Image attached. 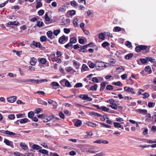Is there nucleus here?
<instances>
[{
  "instance_id": "1",
  "label": "nucleus",
  "mask_w": 156,
  "mask_h": 156,
  "mask_svg": "<svg viewBox=\"0 0 156 156\" xmlns=\"http://www.w3.org/2000/svg\"><path fill=\"white\" fill-rule=\"evenodd\" d=\"M148 47L147 46L145 45H138L136 47L135 50V51L137 52H139L140 51L142 50H145Z\"/></svg>"
},
{
  "instance_id": "2",
  "label": "nucleus",
  "mask_w": 156,
  "mask_h": 156,
  "mask_svg": "<svg viewBox=\"0 0 156 156\" xmlns=\"http://www.w3.org/2000/svg\"><path fill=\"white\" fill-rule=\"evenodd\" d=\"M79 97L82 98L83 100H86L87 101H91L92 100V99L90 97H88V94H80Z\"/></svg>"
},
{
  "instance_id": "3",
  "label": "nucleus",
  "mask_w": 156,
  "mask_h": 156,
  "mask_svg": "<svg viewBox=\"0 0 156 156\" xmlns=\"http://www.w3.org/2000/svg\"><path fill=\"white\" fill-rule=\"evenodd\" d=\"M96 67H106V66L104 64V62L102 61H97L95 62Z\"/></svg>"
},
{
  "instance_id": "4",
  "label": "nucleus",
  "mask_w": 156,
  "mask_h": 156,
  "mask_svg": "<svg viewBox=\"0 0 156 156\" xmlns=\"http://www.w3.org/2000/svg\"><path fill=\"white\" fill-rule=\"evenodd\" d=\"M4 142L7 145L10 146L12 148L14 147V146L12 142L9 141L7 139H5Z\"/></svg>"
},
{
  "instance_id": "5",
  "label": "nucleus",
  "mask_w": 156,
  "mask_h": 156,
  "mask_svg": "<svg viewBox=\"0 0 156 156\" xmlns=\"http://www.w3.org/2000/svg\"><path fill=\"white\" fill-rule=\"evenodd\" d=\"M16 97L15 96H14L8 98L7 100L8 102L12 103L16 101Z\"/></svg>"
},
{
  "instance_id": "6",
  "label": "nucleus",
  "mask_w": 156,
  "mask_h": 156,
  "mask_svg": "<svg viewBox=\"0 0 156 156\" xmlns=\"http://www.w3.org/2000/svg\"><path fill=\"white\" fill-rule=\"evenodd\" d=\"M46 116H45V117ZM54 118V115H51L49 116H48L46 118H44L43 119V121L44 122H47L48 121L51 120V119H53Z\"/></svg>"
},
{
  "instance_id": "7",
  "label": "nucleus",
  "mask_w": 156,
  "mask_h": 156,
  "mask_svg": "<svg viewBox=\"0 0 156 156\" xmlns=\"http://www.w3.org/2000/svg\"><path fill=\"white\" fill-rule=\"evenodd\" d=\"M66 40V36L63 35L62 36H61L59 38L58 40V42L59 43L61 44H63L64 43V42Z\"/></svg>"
},
{
  "instance_id": "8",
  "label": "nucleus",
  "mask_w": 156,
  "mask_h": 156,
  "mask_svg": "<svg viewBox=\"0 0 156 156\" xmlns=\"http://www.w3.org/2000/svg\"><path fill=\"white\" fill-rule=\"evenodd\" d=\"M5 133L6 134H8L9 135H16V136H19L20 135V134L16 133H14L13 132L8 131V130H5L4 131Z\"/></svg>"
},
{
  "instance_id": "9",
  "label": "nucleus",
  "mask_w": 156,
  "mask_h": 156,
  "mask_svg": "<svg viewBox=\"0 0 156 156\" xmlns=\"http://www.w3.org/2000/svg\"><path fill=\"white\" fill-rule=\"evenodd\" d=\"M27 82H30L31 83L36 84H38L39 83V81L38 80H35L34 79H28L27 80Z\"/></svg>"
},
{
  "instance_id": "10",
  "label": "nucleus",
  "mask_w": 156,
  "mask_h": 156,
  "mask_svg": "<svg viewBox=\"0 0 156 156\" xmlns=\"http://www.w3.org/2000/svg\"><path fill=\"white\" fill-rule=\"evenodd\" d=\"M33 44L36 47L41 48L42 47V46L39 42H35L34 41L33 42Z\"/></svg>"
},
{
  "instance_id": "11",
  "label": "nucleus",
  "mask_w": 156,
  "mask_h": 156,
  "mask_svg": "<svg viewBox=\"0 0 156 156\" xmlns=\"http://www.w3.org/2000/svg\"><path fill=\"white\" fill-rule=\"evenodd\" d=\"M37 60L40 63L43 64H45L47 61L46 59L44 58H38Z\"/></svg>"
},
{
  "instance_id": "12",
  "label": "nucleus",
  "mask_w": 156,
  "mask_h": 156,
  "mask_svg": "<svg viewBox=\"0 0 156 156\" xmlns=\"http://www.w3.org/2000/svg\"><path fill=\"white\" fill-rule=\"evenodd\" d=\"M37 62V59L34 57L31 58L30 62V65L32 66H35Z\"/></svg>"
},
{
  "instance_id": "13",
  "label": "nucleus",
  "mask_w": 156,
  "mask_h": 156,
  "mask_svg": "<svg viewBox=\"0 0 156 156\" xmlns=\"http://www.w3.org/2000/svg\"><path fill=\"white\" fill-rule=\"evenodd\" d=\"M106 84L105 82H103L101 83L100 84L101 87L100 89V91H102L104 90L106 86Z\"/></svg>"
},
{
  "instance_id": "14",
  "label": "nucleus",
  "mask_w": 156,
  "mask_h": 156,
  "mask_svg": "<svg viewBox=\"0 0 156 156\" xmlns=\"http://www.w3.org/2000/svg\"><path fill=\"white\" fill-rule=\"evenodd\" d=\"M51 61L52 62L55 61L57 62V63H61L62 61L61 59L58 58L57 57L51 58Z\"/></svg>"
},
{
  "instance_id": "15",
  "label": "nucleus",
  "mask_w": 156,
  "mask_h": 156,
  "mask_svg": "<svg viewBox=\"0 0 156 156\" xmlns=\"http://www.w3.org/2000/svg\"><path fill=\"white\" fill-rule=\"evenodd\" d=\"M20 147L24 150H25L28 149L27 146L23 143H20Z\"/></svg>"
},
{
  "instance_id": "16",
  "label": "nucleus",
  "mask_w": 156,
  "mask_h": 156,
  "mask_svg": "<svg viewBox=\"0 0 156 156\" xmlns=\"http://www.w3.org/2000/svg\"><path fill=\"white\" fill-rule=\"evenodd\" d=\"M39 152L41 153L46 154L48 156L49 155L48 151L45 149H40L39 150Z\"/></svg>"
},
{
  "instance_id": "17",
  "label": "nucleus",
  "mask_w": 156,
  "mask_h": 156,
  "mask_svg": "<svg viewBox=\"0 0 156 156\" xmlns=\"http://www.w3.org/2000/svg\"><path fill=\"white\" fill-rule=\"evenodd\" d=\"M133 54L132 53H130L127 54L125 56V58L126 59L129 60L133 56Z\"/></svg>"
},
{
  "instance_id": "18",
  "label": "nucleus",
  "mask_w": 156,
  "mask_h": 156,
  "mask_svg": "<svg viewBox=\"0 0 156 156\" xmlns=\"http://www.w3.org/2000/svg\"><path fill=\"white\" fill-rule=\"evenodd\" d=\"M144 70L145 71L149 73V74H151L152 73L151 67L149 66H146L144 69Z\"/></svg>"
},
{
  "instance_id": "19",
  "label": "nucleus",
  "mask_w": 156,
  "mask_h": 156,
  "mask_svg": "<svg viewBox=\"0 0 156 156\" xmlns=\"http://www.w3.org/2000/svg\"><path fill=\"white\" fill-rule=\"evenodd\" d=\"M137 112L141 114H147V111L146 109H138L136 110Z\"/></svg>"
},
{
  "instance_id": "20",
  "label": "nucleus",
  "mask_w": 156,
  "mask_h": 156,
  "mask_svg": "<svg viewBox=\"0 0 156 156\" xmlns=\"http://www.w3.org/2000/svg\"><path fill=\"white\" fill-rule=\"evenodd\" d=\"M89 70V69L88 66L84 64L82 65L81 68L82 72L87 71Z\"/></svg>"
},
{
  "instance_id": "21",
  "label": "nucleus",
  "mask_w": 156,
  "mask_h": 156,
  "mask_svg": "<svg viewBox=\"0 0 156 156\" xmlns=\"http://www.w3.org/2000/svg\"><path fill=\"white\" fill-rule=\"evenodd\" d=\"M30 122V121L28 119L25 118L21 119L20 121V123L21 124L25 123Z\"/></svg>"
},
{
  "instance_id": "22",
  "label": "nucleus",
  "mask_w": 156,
  "mask_h": 156,
  "mask_svg": "<svg viewBox=\"0 0 156 156\" xmlns=\"http://www.w3.org/2000/svg\"><path fill=\"white\" fill-rule=\"evenodd\" d=\"M36 25L39 27H41L44 25V24L43 22H40L39 21H37Z\"/></svg>"
},
{
  "instance_id": "23",
  "label": "nucleus",
  "mask_w": 156,
  "mask_h": 156,
  "mask_svg": "<svg viewBox=\"0 0 156 156\" xmlns=\"http://www.w3.org/2000/svg\"><path fill=\"white\" fill-rule=\"evenodd\" d=\"M112 84L113 85L119 87H122L123 86V84L119 81L117 82H113L112 83Z\"/></svg>"
},
{
  "instance_id": "24",
  "label": "nucleus",
  "mask_w": 156,
  "mask_h": 156,
  "mask_svg": "<svg viewBox=\"0 0 156 156\" xmlns=\"http://www.w3.org/2000/svg\"><path fill=\"white\" fill-rule=\"evenodd\" d=\"M86 124L87 125L93 127H94L96 126V124L95 123H93L90 122H87Z\"/></svg>"
},
{
  "instance_id": "25",
  "label": "nucleus",
  "mask_w": 156,
  "mask_h": 156,
  "mask_svg": "<svg viewBox=\"0 0 156 156\" xmlns=\"http://www.w3.org/2000/svg\"><path fill=\"white\" fill-rule=\"evenodd\" d=\"M19 23V22L17 21H14L13 22H9L8 23V24L9 25H17Z\"/></svg>"
},
{
  "instance_id": "26",
  "label": "nucleus",
  "mask_w": 156,
  "mask_h": 156,
  "mask_svg": "<svg viewBox=\"0 0 156 156\" xmlns=\"http://www.w3.org/2000/svg\"><path fill=\"white\" fill-rule=\"evenodd\" d=\"M82 124L81 121L80 120H78L75 123V126L77 127H79Z\"/></svg>"
},
{
  "instance_id": "27",
  "label": "nucleus",
  "mask_w": 156,
  "mask_h": 156,
  "mask_svg": "<svg viewBox=\"0 0 156 156\" xmlns=\"http://www.w3.org/2000/svg\"><path fill=\"white\" fill-rule=\"evenodd\" d=\"M80 65V64L79 62L75 61H73V65L74 66H75L76 69H78L79 68Z\"/></svg>"
},
{
  "instance_id": "28",
  "label": "nucleus",
  "mask_w": 156,
  "mask_h": 156,
  "mask_svg": "<svg viewBox=\"0 0 156 156\" xmlns=\"http://www.w3.org/2000/svg\"><path fill=\"white\" fill-rule=\"evenodd\" d=\"M90 115H94L95 116H97L98 117H102L103 115L100 114H99L98 113L95 112H90Z\"/></svg>"
},
{
  "instance_id": "29",
  "label": "nucleus",
  "mask_w": 156,
  "mask_h": 156,
  "mask_svg": "<svg viewBox=\"0 0 156 156\" xmlns=\"http://www.w3.org/2000/svg\"><path fill=\"white\" fill-rule=\"evenodd\" d=\"M70 41L72 43L74 44L77 42V39L76 37H74L70 38Z\"/></svg>"
},
{
  "instance_id": "30",
  "label": "nucleus",
  "mask_w": 156,
  "mask_h": 156,
  "mask_svg": "<svg viewBox=\"0 0 156 156\" xmlns=\"http://www.w3.org/2000/svg\"><path fill=\"white\" fill-rule=\"evenodd\" d=\"M98 87V85L96 84H95L94 86L90 87V90H96Z\"/></svg>"
},
{
  "instance_id": "31",
  "label": "nucleus",
  "mask_w": 156,
  "mask_h": 156,
  "mask_svg": "<svg viewBox=\"0 0 156 156\" xmlns=\"http://www.w3.org/2000/svg\"><path fill=\"white\" fill-rule=\"evenodd\" d=\"M94 150V148H92L88 150L87 151V152L89 153L94 154L96 152H98V151L92 150Z\"/></svg>"
},
{
  "instance_id": "32",
  "label": "nucleus",
  "mask_w": 156,
  "mask_h": 156,
  "mask_svg": "<svg viewBox=\"0 0 156 156\" xmlns=\"http://www.w3.org/2000/svg\"><path fill=\"white\" fill-rule=\"evenodd\" d=\"M52 34H53V33L51 31H50V30L48 31L47 32V35L48 37L50 38H51V39H52L53 38H51V37L52 36Z\"/></svg>"
},
{
  "instance_id": "33",
  "label": "nucleus",
  "mask_w": 156,
  "mask_h": 156,
  "mask_svg": "<svg viewBox=\"0 0 156 156\" xmlns=\"http://www.w3.org/2000/svg\"><path fill=\"white\" fill-rule=\"evenodd\" d=\"M32 148L35 150H38L40 148H41L42 147L37 144H34L32 146Z\"/></svg>"
},
{
  "instance_id": "34",
  "label": "nucleus",
  "mask_w": 156,
  "mask_h": 156,
  "mask_svg": "<svg viewBox=\"0 0 156 156\" xmlns=\"http://www.w3.org/2000/svg\"><path fill=\"white\" fill-rule=\"evenodd\" d=\"M147 118L145 119V121H148V122H150V121L151 120V115L150 113H148L147 114V116L146 117Z\"/></svg>"
},
{
  "instance_id": "35",
  "label": "nucleus",
  "mask_w": 156,
  "mask_h": 156,
  "mask_svg": "<svg viewBox=\"0 0 156 156\" xmlns=\"http://www.w3.org/2000/svg\"><path fill=\"white\" fill-rule=\"evenodd\" d=\"M109 106L114 109H117V105L114 103L111 105H109Z\"/></svg>"
},
{
  "instance_id": "36",
  "label": "nucleus",
  "mask_w": 156,
  "mask_h": 156,
  "mask_svg": "<svg viewBox=\"0 0 156 156\" xmlns=\"http://www.w3.org/2000/svg\"><path fill=\"white\" fill-rule=\"evenodd\" d=\"M105 35H106V34H104V33H100L99 34V37L102 40H104L105 39Z\"/></svg>"
},
{
  "instance_id": "37",
  "label": "nucleus",
  "mask_w": 156,
  "mask_h": 156,
  "mask_svg": "<svg viewBox=\"0 0 156 156\" xmlns=\"http://www.w3.org/2000/svg\"><path fill=\"white\" fill-rule=\"evenodd\" d=\"M47 38L46 36H42L40 37V40L41 42H44L46 41Z\"/></svg>"
},
{
  "instance_id": "38",
  "label": "nucleus",
  "mask_w": 156,
  "mask_h": 156,
  "mask_svg": "<svg viewBox=\"0 0 156 156\" xmlns=\"http://www.w3.org/2000/svg\"><path fill=\"white\" fill-rule=\"evenodd\" d=\"M67 12L69 13L70 15L72 16L75 14L76 11L75 10H71L68 11Z\"/></svg>"
},
{
  "instance_id": "39",
  "label": "nucleus",
  "mask_w": 156,
  "mask_h": 156,
  "mask_svg": "<svg viewBox=\"0 0 156 156\" xmlns=\"http://www.w3.org/2000/svg\"><path fill=\"white\" fill-rule=\"evenodd\" d=\"M114 125L115 127L117 128H121V126H122L119 123L117 122H114Z\"/></svg>"
},
{
  "instance_id": "40",
  "label": "nucleus",
  "mask_w": 156,
  "mask_h": 156,
  "mask_svg": "<svg viewBox=\"0 0 156 156\" xmlns=\"http://www.w3.org/2000/svg\"><path fill=\"white\" fill-rule=\"evenodd\" d=\"M110 45V44L108 42L105 41L102 43L101 44L102 47L104 48H105L106 46H108Z\"/></svg>"
},
{
  "instance_id": "41",
  "label": "nucleus",
  "mask_w": 156,
  "mask_h": 156,
  "mask_svg": "<svg viewBox=\"0 0 156 156\" xmlns=\"http://www.w3.org/2000/svg\"><path fill=\"white\" fill-rule=\"evenodd\" d=\"M101 109L102 111L106 112H108L109 110L108 108L105 106H101Z\"/></svg>"
},
{
  "instance_id": "42",
  "label": "nucleus",
  "mask_w": 156,
  "mask_h": 156,
  "mask_svg": "<svg viewBox=\"0 0 156 156\" xmlns=\"http://www.w3.org/2000/svg\"><path fill=\"white\" fill-rule=\"evenodd\" d=\"M42 6V3L40 1L37 2V4L36 6V8L37 9L41 7Z\"/></svg>"
},
{
  "instance_id": "43",
  "label": "nucleus",
  "mask_w": 156,
  "mask_h": 156,
  "mask_svg": "<svg viewBox=\"0 0 156 156\" xmlns=\"http://www.w3.org/2000/svg\"><path fill=\"white\" fill-rule=\"evenodd\" d=\"M106 89L107 90H112L113 89V86L110 85H108L106 86Z\"/></svg>"
},
{
  "instance_id": "44",
  "label": "nucleus",
  "mask_w": 156,
  "mask_h": 156,
  "mask_svg": "<svg viewBox=\"0 0 156 156\" xmlns=\"http://www.w3.org/2000/svg\"><path fill=\"white\" fill-rule=\"evenodd\" d=\"M34 113L32 111H30L28 112V116L29 118H32L34 115Z\"/></svg>"
},
{
  "instance_id": "45",
  "label": "nucleus",
  "mask_w": 156,
  "mask_h": 156,
  "mask_svg": "<svg viewBox=\"0 0 156 156\" xmlns=\"http://www.w3.org/2000/svg\"><path fill=\"white\" fill-rule=\"evenodd\" d=\"M121 30V28L119 27H115L113 30L114 31L119 32Z\"/></svg>"
},
{
  "instance_id": "46",
  "label": "nucleus",
  "mask_w": 156,
  "mask_h": 156,
  "mask_svg": "<svg viewBox=\"0 0 156 156\" xmlns=\"http://www.w3.org/2000/svg\"><path fill=\"white\" fill-rule=\"evenodd\" d=\"M72 44L73 43H72L71 42H70L69 41V42L68 43L65 45V47L66 48L68 49L69 48V47L73 46Z\"/></svg>"
},
{
  "instance_id": "47",
  "label": "nucleus",
  "mask_w": 156,
  "mask_h": 156,
  "mask_svg": "<svg viewBox=\"0 0 156 156\" xmlns=\"http://www.w3.org/2000/svg\"><path fill=\"white\" fill-rule=\"evenodd\" d=\"M45 20L47 22H49L50 20V19L48 15V14L46 12L45 15Z\"/></svg>"
},
{
  "instance_id": "48",
  "label": "nucleus",
  "mask_w": 156,
  "mask_h": 156,
  "mask_svg": "<svg viewBox=\"0 0 156 156\" xmlns=\"http://www.w3.org/2000/svg\"><path fill=\"white\" fill-rule=\"evenodd\" d=\"M105 154L103 152H101L100 153H98L93 156H105Z\"/></svg>"
},
{
  "instance_id": "49",
  "label": "nucleus",
  "mask_w": 156,
  "mask_h": 156,
  "mask_svg": "<svg viewBox=\"0 0 156 156\" xmlns=\"http://www.w3.org/2000/svg\"><path fill=\"white\" fill-rule=\"evenodd\" d=\"M83 86L82 84L81 83H77L74 86V87H82Z\"/></svg>"
},
{
  "instance_id": "50",
  "label": "nucleus",
  "mask_w": 156,
  "mask_h": 156,
  "mask_svg": "<svg viewBox=\"0 0 156 156\" xmlns=\"http://www.w3.org/2000/svg\"><path fill=\"white\" fill-rule=\"evenodd\" d=\"M127 75L126 73H125L121 76L122 79L123 80H124L126 79L127 78Z\"/></svg>"
},
{
  "instance_id": "51",
  "label": "nucleus",
  "mask_w": 156,
  "mask_h": 156,
  "mask_svg": "<svg viewBox=\"0 0 156 156\" xmlns=\"http://www.w3.org/2000/svg\"><path fill=\"white\" fill-rule=\"evenodd\" d=\"M65 86L68 87H70L71 86V84H70L69 82L66 80L65 81Z\"/></svg>"
},
{
  "instance_id": "52",
  "label": "nucleus",
  "mask_w": 156,
  "mask_h": 156,
  "mask_svg": "<svg viewBox=\"0 0 156 156\" xmlns=\"http://www.w3.org/2000/svg\"><path fill=\"white\" fill-rule=\"evenodd\" d=\"M8 118L10 119L13 120L15 119V116L14 114L9 115L8 116Z\"/></svg>"
},
{
  "instance_id": "53",
  "label": "nucleus",
  "mask_w": 156,
  "mask_h": 156,
  "mask_svg": "<svg viewBox=\"0 0 156 156\" xmlns=\"http://www.w3.org/2000/svg\"><path fill=\"white\" fill-rule=\"evenodd\" d=\"M66 7V6L65 5H63L59 8L58 10L62 12L64 11L65 10Z\"/></svg>"
},
{
  "instance_id": "54",
  "label": "nucleus",
  "mask_w": 156,
  "mask_h": 156,
  "mask_svg": "<svg viewBox=\"0 0 156 156\" xmlns=\"http://www.w3.org/2000/svg\"><path fill=\"white\" fill-rule=\"evenodd\" d=\"M142 95L144 96L143 98L144 99H145L146 98H148L149 96V94L147 93H145L143 94H142Z\"/></svg>"
},
{
  "instance_id": "55",
  "label": "nucleus",
  "mask_w": 156,
  "mask_h": 156,
  "mask_svg": "<svg viewBox=\"0 0 156 156\" xmlns=\"http://www.w3.org/2000/svg\"><path fill=\"white\" fill-rule=\"evenodd\" d=\"M39 103L41 105H43L45 106L47 105H48V103L42 100H41L40 101V102H39Z\"/></svg>"
},
{
  "instance_id": "56",
  "label": "nucleus",
  "mask_w": 156,
  "mask_h": 156,
  "mask_svg": "<svg viewBox=\"0 0 156 156\" xmlns=\"http://www.w3.org/2000/svg\"><path fill=\"white\" fill-rule=\"evenodd\" d=\"M38 12L39 15L42 16L44 13V11L43 9H41L39 10Z\"/></svg>"
},
{
  "instance_id": "57",
  "label": "nucleus",
  "mask_w": 156,
  "mask_h": 156,
  "mask_svg": "<svg viewBox=\"0 0 156 156\" xmlns=\"http://www.w3.org/2000/svg\"><path fill=\"white\" fill-rule=\"evenodd\" d=\"M93 44V43L92 42H90V43H89L88 44L83 46V47L86 48H88V47H92V46H91V45H92Z\"/></svg>"
},
{
  "instance_id": "58",
  "label": "nucleus",
  "mask_w": 156,
  "mask_h": 156,
  "mask_svg": "<svg viewBox=\"0 0 156 156\" xmlns=\"http://www.w3.org/2000/svg\"><path fill=\"white\" fill-rule=\"evenodd\" d=\"M60 33V30H55L53 33L55 35L57 36Z\"/></svg>"
},
{
  "instance_id": "59",
  "label": "nucleus",
  "mask_w": 156,
  "mask_h": 156,
  "mask_svg": "<svg viewBox=\"0 0 156 156\" xmlns=\"http://www.w3.org/2000/svg\"><path fill=\"white\" fill-rule=\"evenodd\" d=\"M146 58H147V61H149L151 62H154V60L155 59L154 58H153L151 57H146Z\"/></svg>"
},
{
  "instance_id": "60",
  "label": "nucleus",
  "mask_w": 156,
  "mask_h": 156,
  "mask_svg": "<svg viewBox=\"0 0 156 156\" xmlns=\"http://www.w3.org/2000/svg\"><path fill=\"white\" fill-rule=\"evenodd\" d=\"M126 45L128 47L130 48L132 46L131 43L129 41H127L126 42Z\"/></svg>"
},
{
  "instance_id": "61",
  "label": "nucleus",
  "mask_w": 156,
  "mask_h": 156,
  "mask_svg": "<svg viewBox=\"0 0 156 156\" xmlns=\"http://www.w3.org/2000/svg\"><path fill=\"white\" fill-rule=\"evenodd\" d=\"M140 60L143 64L146 63L147 62V58H140Z\"/></svg>"
},
{
  "instance_id": "62",
  "label": "nucleus",
  "mask_w": 156,
  "mask_h": 156,
  "mask_svg": "<svg viewBox=\"0 0 156 156\" xmlns=\"http://www.w3.org/2000/svg\"><path fill=\"white\" fill-rule=\"evenodd\" d=\"M77 4L76 2L74 0L71 2V5L73 7H75L77 5Z\"/></svg>"
},
{
  "instance_id": "63",
  "label": "nucleus",
  "mask_w": 156,
  "mask_h": 156,
  "mask_svg": "<svg viewBox=\"0 0 156 156\" xmlns=\"http://www.w3.org/2000/svg\"><path fill=\"white\" fill-rule=\"evenodd\" d=\"M146 142L147 143L149 144H152L156 143V141L153 140H147V141H146Z\"/></svg>"
},
{
  "instance_id": "64",
  "label": "nucleus",
  "mask_w": 156,
  "mask_h": 156,
  "mask_svg": "<svg viewBox=\"0 0 156 156\" xmlns=\"http://www.w3.org/2000/svg\"><path fill=\"white\" fill-rule=\"evenodd\" d=\"M34 153H26L24 154V156H33Z\"/></svg>"
}]
</instances>
